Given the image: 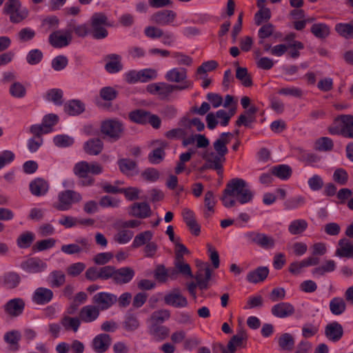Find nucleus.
I'll return each mask as SVG.
<instances>
[{
  "instance_id": "nucleus-50",
  "label": "nucleus",
  "mask_w": 353,
  "mask_h": 353,
  "mask_svg": "<svg viewBox=\"0 0 353 353\" xmlns=\"http://www.w3.org/2000/svg\"><path fill=\"white\" fill-rule=\"evenodd\" d=\"M278 343L283 350L292 351L294 347V339L290 334L284 333L279 338Z\"/></svg>"
},
{
  "instance_id": "nucleus-8",
  "label": "nucleus",
  "mask_w": 353,
  "mask_h": 353,
  "mask_svg": "<svg viewBox=\"0 0 353 353\" xmlns=\"http://www.w3.org/2000/svg\"><path fill=\"white\" fill-rule=\"evenodd\" d=\"M177 14L172 10L163 9L154 12L150 17V21L159 26L175 27Z\"/></svg>"
},
{
  "instance_id": "nucleus-47",
  "label": "nucleus",
  "mask_w": 353,
  "mask_h": 353,
  "mask_svg": "<svg viewBox=\"0 0 353 353\" xmlns=\"http://www.w3.org/2000/svg\"><path fill=\"white\" fill-rule=\"evenodd\" d=\"M35 240V234L30 231L21 233L17 239V245L21 249L30 248Z\"/></svg>"
},
{
  "instance_id": "nucleus-3",
  "label": "nucleus",
  "mask_w": 353,
  "mask_h": 353,
  "mask_svg": "<svg viewBox=\"0 0 353 353\" xmlns=\"http://www.w3.org/2000/svg\"><path fill=\"white\" fill-rule=\"evenodd\" d=\"M328 130L331 134L353 139V116L350 114L339 116L334 120Z\"/></svg>"
},
{
  "instance_id": "nucleus-64",
  "label": "nucleus",
  "mask_w": 353,
  "mask_h": 353,
  "mask_svg": "<svg viewBox=\"0 0 353 353\" xmlns=\"http://www.w3.org/2000/svg\"><path fill=\"white\" fill-rule=\"evenodd\" d=\"M63 91L60 89H51L46 94V99L52 101L57 105H61L63 103Z\"/></svg>"
},
{
  "instance_id": "nucleus-59",
  "label": "nucleus",
  "mask_w": 353,
  "mask_h": 353,
  "mask_svg": "<svg viewBox=\"0 0 353 353\" xmlns=\"http://www.w3.org/2000/svg\"><path fill=\"white\" fill-rule=\"evenodd\" d=\"M133 236L132 231L123 228L114 235L113 239L119 244H125L132 239Z\"/></svg>"
},
{
  "instance_id": "nucleus-13",
  "label": "nucleus",
  "mask_w": 353,
  "mask_h": 353,
  "mask_svg": "<svg viewBox=\"0 0 353 353\" xmlns=\"http://www.w3.org/2000/svg\"><path fill=\"white\" fill-rule=\"evenodd\" d=\"M92 302L99 307L100 311H104L110 308L117 302V296L110 292H98L92 296Z\"/></svg>"
},
{
  "instance_id": "nucleus-46",
  "label": "nucleus",
  "mask_w": 353,
  "mask_h": 353,
  "mask_svg": "<svg viewBox=\"0 0 353 353\" xmlns=\"http://www.w3.org/2000/svg\"><path fill=\"white\" fill-rule=\"evenodd\" d=\"M174 268L170 275V277L173 278L176 273H180L185 276L192 277L191 268L189 264L184 262V259L174 260Z\"/></svg>"
},
{
  "instance_id": "nucleus-63",
  "label": "nucleus",
  "mask_w": 353,
  "mask_h": 353,
  "mask_svg": "<svg viewBox=\"0 0 353 353\" xmlns=\"http://www.w3.org/2000/svg\"><path fill=\"white\" fill-rule=\"evenodd\" d=\"M170 317V312L168 310H159L154 311L151 315V321L152 323L159 325Z\"/></svg>"
},
{
  "instance_id": "nucleus-45",
  "label": "nucleus",
  "mask_w": 353,
  "mask_h": 353,
  "mask_svg": "<svg viewBox=\"0 0 353 353\" xmlns=\"http://www.w3.org/2000/svg\"><path fill=\"white\" fill-rule=\"evenodd\" d=\"M216 205V200L212 191H208L204 196V205L205 209L203 211L204 216L208 218L214 212V206Z\"/></svg>"
},
{
  "instance_id": "nucleus-32",
  "label": "nucleus",
  "mask_w": 353,
  "mask_h": 353,
  "mask_svg": "<svg viewBox=\"0 0 353 353\" xmlns=\"http://www.w3.org/2000/svg\"><path fill=\"white\" fill-rule=\"evenodd\" d=\"M21 339V333L19 331L14 330L5 333L3 336L4 341L9 345V349L11 351L16 352L19 350V341Z\"/></svg>"
},
{
  "instance_id": "nucleus-37",
  "label": "nucleus",
  "mask_w": 353,
  "mask_h": 353,
  "mask_svg": "<svg viewBox=\"0 0 353 353\" xmlns=\"http://www.w3.org/2000/svg\"><path fill=\"white\" fill-rule=\"evenodd\" d=\"M346 307L345 300L340 296L332 298L329 303L330 312L335 316H339L343 314L346 310Z\"/></svg>"
},
{
  "instance_id": "nucleus-18",
  "label": "nucleus",
  "mask_w": 353,
  "mask_h": 353,
  "mask_svg": "<svg viewBox=\"0 0 353 353\" xmlns=\"http://www.w3.org/2000/svg\"><path fill=\"white\" fill-rule=\"evenodd\" d=\"M135 275L134 270L130 267L115 268L113 281L117 285H124L130 283Z\"/></svg>"
},
{
  "instance_id": "nucleus-34",
  "label": "nucleus",
  "mask_w": 353,
  "mask_h": 353,
  "mask_svg": "<svg viewBox=\"0 0 353 353\" xmlns=\"http://www.w3.org/2000/svg\"><path fill=\"white\" fill-rule=\"evenodd\" d=\"M339 248L335 252V255L339 257L352 258L353 244H351L347 239H342L339 241Z\"/></svg>"
},
{
  "instance_id": "nucleus-62",
  "label": "nucleus",
  "mask_w": 353,
  "mask_h": 353,
  "mask_svg": "<svg viewBox=\"0 0 353 353\" xmlns=\"http://www.w3.org/2000/svg\"><path fill=\"white\" fill-rule=\"evenodd\" d=\"M59 121V117L54 114H48L43 118L41 124L45 128V133H49L52 130V127Z\"/></svg>"
},
{
  "instance_id": "nucleus-36",
  "label": "nucleus",
  "mask_w": 353,
  "mask_h": 353,
  "mask_svg": "<svg viewBox=\"0 0 353 353\" xmlns=\"http://www.w3.org/2000/svg\"><path fill=\"white\" fill-rule=\"evenodd\" d=\"M247 334L245 331L241 330L234 335L228 341L227 348L230 353H234L238 347H243V343L247 341Z\"/></svg>"
},
{
  "instance_id": "nucleus-25",
  "label": "nucleus",
  "mask_w": 353,
  "mask_h": 353,
  "mask_svg": "<svg viewBox=\"0 0 353 353\" xmlns=\"http://www.w3.org/2000/svg\"><path fill=\"white\" fill-rule=\"evenodd\" d=\"M50 185L48 181L43 178H36L29 185V189L32 194L36 196H44L49 190Z\"/></svg>"
},
{
  "instance_id": "nucleus-58",
  "label": "nucleus",
  "mask_w": 353,
  "mask_h": 353,
  "mask_svg": "<svg viewBox=\"0 0 353 353\" xmlns=\"http://www.w3.org/2000/svg\"><path fill=\"white\" fill-rule=\"evenodd\" d=\"M236 78L241 81L245 87H250L252 85V80L250 75L248 72L246 68L238 67L236 71Z\"/></svg>"
},
{
  "instance_id": "nucleus-27",
  "label": "nucleus",
  "mask_w": 353,
  "mask_h": 353,
  "mask_svg": "<svg viewBox=\"0 0 353 353\" xmlns=\"http://www.w3.org/2000/svg\"><path fill=\"white\" fill-rule=\"evenodd\" d=\"M129 214L139 219H145L151 216L152 210L145 202L134 203L130 208Z\"/></svg>"
},
{
  "instance_id": "nucleus-57",
  "label": "nucleus",
  "mask_w": 353,
  "mask_h": 353,
  "mask_svg": "<svg viewBox=\"0 0 353 353\" xmlns=\"http://www.w3.org/2000/svg\"><path fill=\"white\" fill-rule=\"evenodd\" d=\"M152 236V232L149 230L141 232L134 237L132 246L135 248H139L150 241Z\"/></svg>"
},
{
  "instance_id": "nucleus-35",
  "label": "nucleus",
  "mask_w": 353,
  "mask_h": 353,
  "mask_svg": "<svg viewBox=\"0 0 353 353\" xmlns=\"http://www.w3.org/2000/svg\"><path fill=\"white\" fill-rule=\"evenodd\" d=\"M269 269L267 267H259L247 274V280L250 283H257L263 281L268 276Z\"/></svg>"
},
{
  "instance_id": "nucleus-55",
  "label": "nucleus",
  "mask_w": 353,
  "mask_h": 353,
  "mask_svg": "<svg viewBox=\"0 0 353 353\" xmlns=\"http://www.w3.org/2000/svg\"><path fill=\"white\" fill-rule=\"evenodd\" d=\"M311 32L317 38L324 39L330 34V28L325 23H314L311 27Z\"/></svg>"
},
{
  "instance_id": "nucleus-23",
  "label": "nucleus",
  "mask_w": 353,
  "mask_h": 353,
  "mask_svg": "<svg viewBox=\"0 0 353 353\" xmlns=\"http://www.w3.org/2000/svg\"><path fill=\"white\" fill-rule=\"evenodd\" d=\"M272 314L280 319L287 318L295 313L294 307L288 302H280L271 309Z\"/></svg>"
},
{
  "instance_id": "nucleus-11",
  "label": "nucleus",
  "mask_w": 353,
  "mask_h": 353,
  "mask_svg": "<svg viewBox=\"0 0 353 353\" xmlns=\"http://www.w3.org/2000/svg\"><path fill=\"white\" fill-rule=\"evenodd\" d=\"M187 70L184 68H174L168 70L165 76V79L172 83H181V85H175L178 87L187 86L186 89L192 88L193 83L187 79Z\"/></svg>"
},
{
  "instance_id": "nucleus-26",
  "label": "nucleus",
  "mask_w": 353,
  "mask_h": 353,
  "mask_svg": "<svg viewBox=\"0 0 353 353\" xmlns=\"http://www.w3.org/2000/svg\"><path fill=\"white\" fill-rule=\"evenodd\" d=\"M232 138L230 132H223L219 138L213 143L214 152H217L225 157L228 153L227 145L230 143Z\"/></svg>"
},
{
  "instance_id": "nucleus-15",
  "label": "nucleus",
  "mask_w": 353,
  "mask_h": 353,
  "mask_svg": "<svg viewBox=\"0 0 353 353\" xmlns=\"http://www.w3.org/2000/svg\"><path fill=\"white\" fill-rule=\"evenodd\" d=\"M26 302L22 298H14L3 305V310L6 314L11 318H17L21 316L25 310Z\"/></svg>"
},
{
  "instance_id": "nucleus-48",
  "label": "nucleus",
  "mask_w": 353,
  "mask_h": 353,
  "mask_svg": "<svg viewBox=\"0 0 353 353\" xmlns=\"http://www.w3.org/2000/svg\"><path fill=\"white\" fill-rule=\"evenodd\" d=\"M274 176L282 180L288 179L292 173L291 168L285 164L273 166L270 168Z\"/></svg>"
},
{
  "instance_id": "nucleus-12",
  "label": "nucleus",
  "mask_w": 353,
  "mask_h": 353,
  "mask_svg": "<svg viewBox=\"0 0 353 353\" xmlns=\"http://www.w3.org/2000/svg\"><path fill=\"white\" fill-rule=\"evenodd\" d=\"M72 41V34L67 28L63 30H56L52 32L48 38L49 43L55 48H62L70 44Z\"/></svg>"
},
{
  "instance_id": "nucleus-1",
  "label": "nucleus",
  "mask_w": 353,
  "mask_h": 353,
  "mask_svg": "<svg viewBox=\"0 0 353 353\" xmlns=\"http://www.w3.org/2000/svg\"><path fill=\"white\" fill-rule=\"evenodd\" d=\"M254 193L248 187L246 181L242 179L234 178L226 185L223 192L221 201L226 208L235 206L236 202L245 204L252 201Z\"/></svg>"
},
{
  "instance_id": "nucleus-33",
  "label": "nucleus",
  "mask_w": 353,
  "mask_h": 353,
  "mask_svg": "<svg viewBox=\"0 0 353 353\" xmlns=\"http://www.w3.org/2000/svg\"><path fill=\"white\" fill-rule=\"evenodd\" d=\"M103 148V141L98 138L90 139L83 145L85 153L90 155L99 154Z\"/></svg>"
},
{
  "instance_id": "nucleus-51",
  "label": "nucleus",
  "mask_w": 353,
  "mask_h": 353,
  "mask_svg": "<svg viewBox=\"0 0 353 353\" xmlns=\"http://www.w3.org/2000/svg\"><path fill=\"white\" fill-rule=\"evenodd\" d=\"M149 112H150L142 109L136 110L130 112L129 118L132 121L136 123L144 125L147 123Z\"/></svg>"
},
{
  "instance_id": "nucleus-17",
  "label": "nucleus",
  "mask_w": 353,
  "mask_h": 353,
  "mask_svg": "<svg viewBox=\"0 0 353 353\" xmlns=\"http://www.w3.org/2000/svg\"><path fill=\"white\" fill-rule=\"evenodd\" d=\"M164 301L166 305L174 307H185L188 302L179 289H174L171 292L164 296Z\"/></svg>"
},
{
  "instance_id": "nucleus-5",
  "label": "nucleus",
  "mask_w": 353,
  "mask_h": 353,
  "mask_svg": "<svg viewBox=\"0 0 353 353\" xmlns=\"http://www.w3.org/2000/svg\"><path fill=\"white\" fill-rule=\"evenodd\" d=\"M90 35L93 39L101 40L106 38L108 31L105 26H110L108 19L103 12H95L90 18Z\"/></svg>"
},
{
  "instance_id": "nucleus-38",
  "label": "nucleus",
  "mask_w": 353,
  "mask_h": 353,
  "mask_svg": "<svg viewBox=\"0 0 353 353\" xmlns=\"http://www.w3.org/2000/svg\"><path fill=\"white\" fill-rule=\"evenodd\" d=\"M118 165L120 171L127 176H133L137 173V165L134 161L130 159H121L118 161Z\"/></svg>"
},
{
  "instance_id": "nucleus-24",
  "label": "nucleus",
  "mask_w": 353,
  "mask_h": 353,
  "mask_svg": "<svg viewBox=\"0 0 353 353\" xmlns=\"http://www.w3.org/2000/svg\"><path fill=\"white\" fill-rule=\"evenodd\" d=\"M153 145H157L148 155V160L152 164H158L161 163L165 155V148L168 146L165 141L161 140H156L152 143Z\"/></svg>"
},
{
  "instance_id": "nucleus-22",
  "label": "nucleus",
  "mask_w": 353,
  "mask_h": 353,
  "mask_svg": "<svg viewBox=\"0 0 353 353\" xmlns=\"http://www.w3.org/2000/svg\"><path fill=\"white\" fill-rule=\"evenodd\" d=\"M320 259L316 256H309L301 261H296L289 265V272L294 275L301 273L302 269L309 266L316 265L319 263Z\"/></svg>"
},
{
  "instance_id": "nucleus-39",
  "label": "nucleus",
  "mask_w": 353,
  "mask_h": 353,
  "mask_svg": "<svg viewBox=\"0 0 353 353\" xmlns=\"http://www.w3.org/2000/svg\"><path fill=\"white\" fill-rule=\"evenodd\" d=\"M68 28L71 34L74 32L79 37L83 38L90 34V27L87 23L76 24L74 21H71L68 25Z\"/></svg>"
},
{
  "instance_id": "nucleus-41",
  "label": "nucleus",
  "mask_w": 353,
  "mask_h": 353,
  "mask_svg": "<svg viewBox=\"0 0 353 353\" xmlns=\"http://www.w3.org/2000/svg\"><path fill=\"white\" fill-rule=\"evenodd\" d=\"M258 112V108L254 105L250 107V108L246 111L245 114H241L238 119L236 121V125L241 126L244 125L246 127L250 126V123L254 122L255 121L254 114Z\"/></svg>"
},
{
  "instance_id": "nucleus-42",
  "label": "nucleus",
  "mask_w": 353,
  "mask_h": 353,
  "mask_svg": "<svg viewBox=\"0 0 353 353\" xmlns=\"http://www.w3.org/2000/svg\"><path fill=\"white\" fill-rule=\"evenodd\" d=\"M48 281L51 288H60L65 283V274L61 270H54L49 274Z\"/></svg>"
},
{
  "instance_id": "nucleus-16",
  "label": "nucleus",
  "mask_w": 353,
  "mask_h": 353,
  "mask_svg": "<svg viewBox=\"0 0 353 353\" xmlns=\"http://www.w3.org/2000/svg\"><path fill=\"white\" fill-rule=\"evenodd\" d=\"M202 159L211 163L219 175L223 174V163L226 160L225 157L211 150H206L202 154Z\"/></svg>"
},
{
  "instance_id": "nucleus-30",
  "label": "nucleus",
  "mask_w": 353,
  "mask_h": 353,
  "mask_svg": "<svg viewBox=\"0 0 353 353\" xmlns=\"http://www.w3.org/2000/svg\"><path fill=\"white\" fill-rule=\"evenodd\" d=\"M104 61H106L105 69L109 73L119 72L123 68L121 57L117 54H107L104 57Z\"/></svg>"
},
{
  "instance_id": "nucleus-61",
  "label": "nucleus",
  "mask_w": 353,
  "mask_h": 353,
  "mask_svg": "<svg viewBox=\"0 0 353 353\" xmlns=\"http://www.w3.org/2000/svg\"><path fill=\"white\" fill-rule=\"evenodd\" d=\"M124 329L128 332H133L139 327V321L136 316L127 314L123 323Z\"/></svg>"
},
{
  "instance_id": "nucleus-44",
  "label": "nucleus",
  "mask_w": 353,
  "mask_h": 353,
  "mask_svg": "<svg viewBox=\"0 0 353 353\" xmlns=\"http://www.w3.org/2000/svg\"><path fill=\"white\" fill-rule=\"evenodd\" d=\"M21 282L20 275L14 272H9L3 276V285L8 289L16 288Z\"/></svg>"
},
{
  "instance_id": "nucleus-7",
  "label": "nucleus",
  "mask_w": 353,
  "mask_h": 353,
  "mask_svg": "<svg viewBox=\"0 0 353 353\" xmlns=\"http://www.w3.org/2000/svg\"><path fill=\"white\" fill-rule=\"evenodd\" d=\"M81 200L82 196L80 193L72 190H66L59 193L58 202L53 203V208L59 211H66L71 209L74 203H79Z\"/></svg>"
},
{
  "instance_id": "nucleus-60",
  "label": "nucleus",
  "mask_w": 353,
  "mask_h": 353,
  "mask_svg": "<svg viewBox=\"0 0 353 353\" xmlns=\"http://www.w3.org/2000/svg\"><path fill=\"white\" fill-rule=\"evenodd\" d=\"M56 244V240L53 238L38 241L32 246L34 252H42L53 248Z\"/></svg>"
},
{
  "instance_id": "nucleus-2",
  "label": "nucleus",
  "mask_w": 353,
  "mask_h": 353,
  "mask_svg": "<svg viewBox=\"0 0 353 353\" xmlns=\"http://www.w3.org/2000/svg\"><path fill=\"white\" fill-rule=\"evenodd\" d=\"M103 171L101 164L96 161L88 163L82 161L77 163L73 168L74 174L80 179L79 184L82 186H90L94 183V179L89 176V173L97 175Z\"/></svg>"
},
{
  "instance_id": "nucleus-19",
  "label": "nucleus",
  "mask_w": 353,
  "mask_h": 353,
  "mask_svg": "<svg viewBox=\"0 0 353 353\" xmlns=\"http://www.w3.org/2000/svg\"><path fill=\"white\" fill-rule=\"evenodd\" d=\"M100 312L99 307L95 306L93 303L87 305L80 310L79 314V319L83 323H92L99 318Z\"/></svg>"
},
{
  "instance_id": "nucleus-29",
  "label": "nucleus",
  "mask_w": 353,
  "mask_h": 353,
  "mask_svg": "<svg viewBox=\"0 0 353 353\" xmlns=\"http://www.w3.org/2000/svg\"><path fill=\"white\" fill-rule=\"evenodd\" d=\"M325 335L331 341H339L343 335V328L339 322H332L325 326Z\"/></svg>"
},
{
  "instance_id": "nucleus-43",
  "label": "nucleus",
  "mask_w": 353,
  "mask_h": 353,
  "mask_svg": "<svg viewBox=\"0 0 353 353\" xmlns=\"http://www.w3.org/2000/svg\"><path fill=\"white\" fill-rule=\"evenodd\" d=\"M64 110L68 114L75 116L85 110V105L79 100H71L64 105Z\"/></svg>"
},
{
  "instance_id": "nucleus-53",
  "label": "nucleus",
  "mask_w": 353,
  "mask_h": 353,
  "mask_svg": "<svg viewBox=\"0 0 353 353\" xmlns=\"http://www.w3.org/2000/svg\"><path fill=\"white\" fill-rule=\"evenodd\" d=\"M334 143L332 140L327 137L318 139L314 143V148L318 151H331L333 149Z\"/></svg>"
},
{
  "instance_id": "nucleus-10",
  "label": "nucleus",
  "mask_w": 353,
  "mask_h": 353,
  "mask_svg": "<svg viewBox=\"0 0 353 353\" xmlns=\"http://www.w3.org/2000/svg\"><path fill=\"white\" fill-rule=\"evenodd\" d=\"M157 77V72L153 69H143L139 71L130 70L125 73L124 80L129 84L138 82H148Z\"/></svg>"
},
{
  "instance_id": "nucleus-56",
  "label": "nucleus",
  "mask_w": 353,
  "mask_h": 353,
  "mask_svg": "<svg viewBox=\"0 0 353 353\" xmlns=\"http://www.w3.org/2000/svg\"><path fill=\"white\" fill-rule=\"evenodd\" d=\"M335 30L343 37L353 38V20L350 23L336 24Z\"/></svg>"
},
{
  "instance_id": "nucleus-9",
  "label": "nucleus",
  "mask_w": 353,
  "mask_h": 353,
  "mask_svg": "<svg viewBox=\"0 0 353 353\" xmlns=\"http://www.w3.org/2000/svg\"><path fill=\"white\" fill-rule=\"evenodd\" d=\"M187 86L178 87L167 83H154L147 85L146 90L154 95H158L161 100L167 99L174 90H185Z\"/></svg>"
},
{
  "instance_id": "nucleus-52",
  "label": "nucleus",
  "mask_w": 353,
  "mask_h": 353,
  "mask_svg": "<svg viewBox=\"0 0 353 353\" xmlns=\"http://www.w3.org/2000/svg\"><path fill=\"white\" fill-rule=\"evenodd\" d=\"M81 321L79 317L65 316L61 319V323L66 330H72L76 332L80 326Z\"/></svg>"
},
{
  "instance_id": "nucleus-6",
  "label": "nucleus",
  "mask_w": 353,
  "mask_h": 353,
  "mask_svg": "<svg viewBox=\"0 0 353 353\" xmlns=\"http://www.w3.org/2000/svg\"><path fill=\"white\" fill-rule=\"evenodd\" d=\"M101 132L111 141L115 142L120 139L125 132L123 123L118 119H110L103 121L100 128Z\"/></svg>"
},
{
  "instance_id": "nucleus-21",
  "label": "nucleus",
  "mask_w": 353,
  "mask_h": 353,
  "mask_svg": "<svg viewBox=\"0 0 353 353\" xmlns=\"http://www.w3.org/2000/svg\"><path fill=\"white\" fill-rule=\"evenodd\" d=\"M21 268L30 273H39L47 268V264L39 258H30L21 263Z\"/></svg>"
},
{
  "instance_id": "nucleus-49",
  "label": "nucleus",
  "mask_w": 353,
  "mask_h": 353,
  "mask_svg": "<svg viewBox=\"0 0 353 353\" xmlns=\"http://www.w3.org/2000/svg\"><path fill=\"white\" fill-rule=\"evenodd\" d=\"M307 225L305 220L296 219L290 223L288 226V231L293 235L300 234L307 229Z\"/></svg>"
},
{
  "instance_id": "nucleus-28",
  "label": "nucleus",
  "mask_w": 353,
  "mask_h": 353,
  "mask_svg": "<svg viewBox=\"0 0 353 353\" xmlns=\"http://www.w3.org/2000/svg\"><path fill=\"white\" fill-rule=\"evenodd\" d=\"M53 296V292L50 289L40 287L35 290L32 299L37 305H46L52 301Z\"/></svg>"
},
{
  "instance_id": "nucleus-14",
  "label": "nucleus",
  "mask_w": 353,
  "mask_h": 353,
  "mask_svg": "<svg viewBox=\"0 0 353 353\" xmlns=\"http://www.w3.org/2000/svg\"><path fill=\"white\" fill-rule=\"evenodd\" d=\"M249 242L254 243L263 249L272 248L275 245L274 239L263 233L249 232L245 234Z\"/></svg>"
},
{
  "instance_id": "nucleus-40",
  "label": "nucleus",
  "mask_w": 353,
  "mask_h": 353,
  "mask_svg": "<svg viewBox=\"0 0 353 353\" xmlns=\"http://www.w3.org/2000/svg\"><path fill=\"white\" fill-rule=\"evenodd\" d=\"M212 270L207 266L204 270H200L196 274L195 279L197 285L201 290H206L208 288V282L211 279Z\"/></svg>"
},
{
  "instance_id": "nucleus-31",
  "label": "nucleus",
  "mask_w": 353,
  "mask_h": 353,
  "mask_svg": "<svg viewBox=\"0 0 353 353\" xmlns=\"http://www.w3.org/2000/svg\"><path fill=\"white\" fill-rule=\"evenodd\" d=\"M170 332V330L168 327L157 323H152L149 330V333L152 336V339L157 342L166 339Z\"/></svg>"
},
{
  "instance_id": "nucleus-20",
  "label": "nucleus",
  "mask_w": 353,
  "mask_h": 353,
  "mask_svg": "<svg viewBox=\"0 0 353 353\" xmlns=\"http://www.w3.org/2000/svg\"><path fill=\"white\" fill-rule=\"evenodd\" d=\"M112 338L108 334H99L92 341V347L97 353H104L110 347Z\"/></svg>"
},
{
  "instance_id": "nucleus-4",
  "label": "nucleus",
  "mask_w": 353,
  "mask_h": 353,
  "mask_svg": "<svg viewBox=\"0 0 353 353\" xmlns=\"http://www.w3.org/2000/svg\"><path fill=\"white\" fill-rule=\"evenodd\" d=\"M3 13L8 16L11 23H19L28 18L29 10L22 6L20 0H7L3 8Z\"/></svg>"
},
{
  "instance_id": "nucleus-54",
  "label": "nucleus",
  "mask_w": 353,
  "mask_h": 353,
  "mask_svg": "<svg viewBox=\"0 0 353 353\" xmlns=\"http://www.w3.org/2000/svg\"><path fill=\"white\" fill-rule=\"evenodd\" d=\"M336 263L334 260H327L325 264L317 268H315L312 270L314 275L323 276L326 272H331L336 269Z\"/></svg>"
}]
</instances>
